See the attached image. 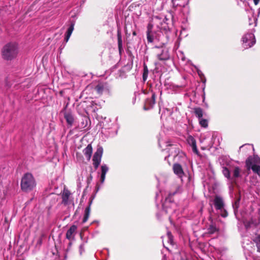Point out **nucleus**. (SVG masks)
I'll list each match as a JSON object with an SVG mask.
<instances>
[{
    "mask_svg": "<svg viewBox=\"0 0 260 260\" xmlns=\"http://www.w3.org/2000/svg\"><path fill=\"white\" fill-rule=\"evenodd\" d=\"M75 22L74 21H72L71 22V24L68 28L67 31L66 32V37L64 38V41L66 42H68L72 32L74 29Z\"/></svg>",
    "mask_w": 260,
    "mask_h": 260,
    "instance_id": "14",
    "label": "nucleus"
},
{
    "mask_svg": "<svg viewBox=\"0 0 260 260\" xmlns=\"http://www.w3.org/2000/svg\"><path fill=\"white\" fill-rule=\"evenodd\" d=\"M45 236L44 234H42L41 236V237L39 238V239H38V241L37 242V244L38 245H41L42 243V239H43V238Z\"/></svg>",
    "mask_w": 260,
    "mask_h": 260,
    "instance_id": "37",
    "label": "nucleus"
},
{
    "mask_svg": "<svg viewBox=\"0 0 260 260\" xmlns=\"http://www.w3.org/2000/svg\"><path fill=\"white\" fill-rule=\"evenodd\" d=\"M75 22L74 21H72L71 22V24L68 28L67 31L66 32V37L64 38V41L66 42H68L72 32L74 29Z\"/></svg>",
    "mask_w": 260,
    "mask_h": 260,
    "instance_id": "15",
    "label": "nucleus"
},
{
    "mask_svg": "<svg viewBox=\"0 0 260 260\" xmlns=\"http://www.w3.org/2000/svg\"><path fill=\"white\" fill-rule=\"evenodd\" d=\"M257 248V251L260 252V234L257 235L254 240Z\"/></svg>",
    "mask_w": 260,
    "mask_h": 260,
    "instance_id": "32",
    "label": "nucleus"
},
{
    "mask_svg": "<svg viewBox=\"0 0 260 260\" xmlns=\"http://www.w3.org/2000/svg\"><path fill=\"white\" fill-rule=\"evenodd\" d=\"M253 1L254 4H255V5H257L259 3L260 0H253Z\"/></svg>",
    "mask_w": 260,
    "mask_h": 260,
    "instance_id": "40",
    "label": "nucleus"
},
{
    "mask_svg": "<svg viewBox=\"0 0 260 260\" xmlns=\"http://www.w3.org/2000/svg\"><path fill=\"white\" fill-rule=\"evenodd\" d=\"M148 70L147 66L144 63V69H143V80L145 81L148 77Z\"/></svg>",
    "mask_w": 260,
    "mask_h": 260,
    "instance_id": "30",
    "label": "nucleus"
},
{
    "mask_svg": "<svg viewBox=\"0 0 260 260\" xmlns=\"http://www.w3.org/2000/svg\"><path fill=\"white\" fill-rule=\"evenodd\" d=\"M83 152L87 160L89 161L92 153V147L91 144H88L83 150Z\"/></svg>",
    "mask_w": 260,
    "mask_h": 260,
    "instance_id": "12",
    "label": "nucleus"
},
{
    "mask_svg": "<svg viewBox=\"0 0 260 260\" xmlns=\"http://www.w3.org/2000/svg\"><path fill=\"white\" fill-rule=\"evenodd\" d=\"M255 162L254 158L252 156H249L245 161L246 167L248 170H250L251 167H252Z\"/></svg>",
    "mask_w": 260,
    "mask_h": 260,
    "instance_id": "23",
    "label": "nucleus"
},
{
    "mask_svg": "<svg viewBox=\"0 0 260 260\" xmlns=\"http://www.w3.org/2000/svg\"><path fill=\"white\" fill-rule=\"evenodd\" d=\"M77 227L75 225H72L70 226V229L68 230L66 233V238L68 240H71L74 238V234L77 230Z\"/></svg>",
    "mask_w": 260,
    "mask_h": 260,
    "instance_id": "13",
    "label": "nucleus"
},
{
    "mask_svg": "<svg viewBox=\"0 0 260 260\" xmlns=\"http://www.w3.org/2000/svg\"><path fill=\"white\" fill-rule=\"evenodd\" d=\"M21 188L24 192H28L32 190L36 186V182L33 175L29 173L24 174L22 177Z\"/></svg>",
    "mask_w": 260,
    "mask_h": 260,
    "instance_id": "2",
    "label": "nucleus"
},
{
    "mask_svg": "<svg viewBox=\"0 0 260 260\" xmlns=\"http://www.w3.org/2000/svg\"><path fill=\"white\" fill-rule=\"evenodd\" d=\"M18 53V47L17 43L10 42L4 46L2 49V58L6 60H12L15 58Z\"/></svg>",
    "mask_w": 260,
    "mask_h": 260,
    "instance_id": "1",
    "label": "nucleus"
},
{
    "mask_svg": "<svg viewBox=\"0 0 260 260\" xmlns=\"http://www.w3.org/2000/svg\"><path fill=\"white\" fill-rule=\"evenodd\" d=\"M240 199H241L240 197H238L236 199L234 203L233 204V207L235 213H236L237 212H238V208L240 206Z\"/></svg>",
    "mask_w": 260,
    "mask_h": 260,
    "instance_id": "26",
    "label": "nucleus"
},
{
    "mask_svg": "<svg viewBox=\"0 0 260 260\" xmlns=\"http://www.w3.org/2000/svg\"><path fill=\"white\" fill-rule=\"evenodd\" d=\"M71 192L67 189L64 188L61 194L62 201L61 204L64 206H67L69 204V200Z\"/></svg>",
    "mask_w": 260,
    "mask_h": 260,
    "instance_id": "11",
    "label": "nucleus"
},
{
    "mask_svg": "<svg viewBox=\"0 0 260 260\" xmlns=\"http://www.w3.org/2000/svg\"><path fill=\"white\" fill-rule=\"evenodd\" d=\"M250 169L252 170L254 173L256 174L259 177H260V166L253 165L251 167Z\"/></svg>",
    "mask_w": 260,
    "mask_h": 260,
    "instance_id": "27",
    "label": "nucleus"
},
{
    "mask_svg": "<svg viewBox=\"0 0 260 260\" xmlns=\"http://www.w3.org/2000/svg\"><path fill=\"white\" fill-rule=\"evenodd\" d=\"M187 142L191 146L196 145V141L191 136H188L187 138Z\"/></svg>",
    "mask_w": 260,
    "mask_h": 260,
    "instance_id": "33",
    "label": "nucleus"
},
{
    "mask_svg": "<svg viewBox=\"0 0 260 260\" xmlns=\"http://www.w3.org/2000/svg\"><path fill=\"white\" fill-rule=\"evenodd\" d=\"M91 202H92V201H90L89 202V205L85 208L84 217L82 220V222L83 223L86 222L89 218V214H90V205L91 204Z\"/></svg>",
    "mask_w": 260,
    "mask_h": 260,
    "instance_id": "22",
    "label": "nucleus"
},
{
    "mask_svg": "<svg viewBox=\"0 0 260 260\" xmlns=\"http://www.w3.org/2000/svg\"><path fill=\"white\" fill-rule=\"evenodd\" d=\"M222 173L224 176L228 179L231 178L230 171L226 167L223 168Z\"/></svg>",
    "mask_w": 260,
    "mask_h": 260,
    "instance_id": "31",
    "label": "nucleus"
},
{
    "mask_svg": "<svg viewBox=\"0 0 260 260\" xmlns=\"http://www.w3.org/2000/svg\"><path fill=\"white\" fill-rule=\"evenodd\" d=\"M125 34H126V35H128V32L126 30H125ZM128 36H130V34H128Z\"/></svg>",
    "mask_w": 260,
    "mask_h": 260,
    "instance_id": "43",
    "label": "nucleus"
},
{
    "mask_svg": "<svg viewBox=\"0 0 260 260\" xmlns=\"http://www.w3.org/2000/svg\"><path fill=\"white\" fill-rule=\"evenodd\" d=\"M221 216L222 217L225 218V217L228 216V213L227 211L225 209H222L221 210Z\"/></svg>",
    "mask_w": 260,
    "mask_h": 260,
    "instance_id": "35",
    "label": "nucleus"
},
{
    "mask_svg": "<svg viewBox=\"0 0 260 260\" xmlns=\"http://www.w3.org/2000/svg\"><path fill=\"white\" fill-rule=\"evenodd\" d=\"M104 88H105V86H104V84L102 83H98V85H96V86L94 88L96 92L100 95L102 94V93L104 91Z\"/></svg>",
    "mask_w": 260,
    "mask_h": 260,
    "instance_id": "25",
    "label": "nucleus"
},
{
    "mask_svg": "<svg viewBox=\"0 0 260 260\" xmlns=\"http://www.w3.org/2000/svg\"><path fill=\"white\" fill-rule=\"evenodd\" d=\"M176 0H172V3L174 8H176L178 6V4H176Z\"/></svg>",
    "mask_w": 260,
    "mask_h": 260,
    "instance_id": "39",
    "label": "nucleus"
},
{
    "mask_svg": "<svg viewBox=\"0 0 260 260\" xmlns=\"http://www.w3.org/2000/svg\"><path fill=\"white\" fill-rule=\"evenodd\" d=\"M103 153V147L102 146H99L97 148L95 152L94 153L92 158L93 165L95 169H97L100 164Z\"/></svg>",
    "mask_w": 260,
    "mask_h": 260,
    "instance_id": "4",
    "label": "nucleus"
},
{
    "mask_svg": "<svg viewBox=\"0 0 260 260\" xmlns=\"http://www.w3.org/2000/svg\"><path fill=\"white\" fill-rule=\"evenodd\" d=\"M167 237L168 239V242L172 245H173L174 244V241H173V237L170 232H168L167 233Z\"/></svg>",
    "mask_w": 260,
    "mask_h": 260,
    "instance_id": "34",
    "label": "nucleus"
},
{
    "mask_svg": "<svg viewBox=\"0 0 260 260\" xmlns=\"http://www.w3.org/2000/svg\"><path fill=\"white\" fill-rule=\"evenodd\" d=\"M193 112L196 116L199 119L203 118L204 115V111L200 107H194L193 108Z\"/></svg>",
    "mask_w": 260,
    "mask_h": 260,
    "instance_id": "20",
    "label": "nucleus"
},
{
    "mask_svg": "<svg viewBox=\"0 0 260 260\" xmlns=\"http://www.w3.org/2000/svg\"><path fill=\"white\" fill-rule=\"evenodd\" d=\"M154 53L159 60H167L170 57L169 50L166 47H155L154 49Z\"/></svg>",
    "mask_w": 260,
    "mask_h": 260,
    "instance_id": "3",
    "label": "nucleus"
},
{
    "mask_svg": "<svg viewBox=\"0 0 260 260\" xmlns=\"http://www.w3.org/2000/svg\"><path fill=\"white\" fill-rule=\"evenodd\" d=\"M240 169L238 167H236L233 171V179H236L240 177Z\"/></svg>",
    "mask_w": 260,
    "mask_h": 260,
    "instance_id": "28",
    "label": "nucleus"
},
{
    "mask_svg": "<svg viewBox=\"0 0 260 260\" xmlns=\"http://www.w3.org/2000/svg\"><path fill=\"white\" fill-rule=\"evenodd\" d=\"M152 92V96L151 99H146L145 105L144 106V109L145 110H149L150 108H152L155 103V99H156V95L155 93L151 91Z\"/></svg>",
    "mask_w": 260,
    "mask_h": 260,
    "instance_id": "8",
    "label": "nucleus"
},
{
    "mask_svg": "<svg viewBox=\"0 0 260 260\" xmlns=\"http://www.w3.org/2000/svg\"><path fill=\"white\" fill-rule=\"evenodd\" d=\"M60 94H62V91H60Z\"/></svg>",
    "mask_w": 260,
    "mask_h": 260,
    "instance_id": "44",
    "label": "nucleus"
},
{
    "mask_svg": "<svg viewBox=\"0 0 260 260\" xmlns=\"http://www.w3.org/2000/svg\"><path fill=\"white\" fill-rule=\"evenodd\" d=\"M108 171V167L106 165H104L101 166V182L103 183L105 181L106 174Z\"/></svg>",
    "mask_w": 260,
    "mask_h": 260,
    "instance_id": "21",
    "label": "nucleus"
},
{
    "mask_svg": "<svg viewBox=\"0 0 260 260\" xmlns=\"http://www.w3.org/2000/svg\"><path fill=\"white\" fill-rule=\"evenodd\" d=\"M209 220L211 221V224L208 228V233L209 234H213L218 231V229L216 227L211 217H209Z\"/></svg>",
    "mask_w": 260,
    "mask_h": 260,
    "instance_id": "18",
    "label": "nucleus"
},
{
    "mask_svg": "<svg viewBox=\"0 0 260 260\" xmlns=\"http://www.w3.org/2000/svg\"><path fill=\"white\" fill-rule=\"evenodd\" d=\"M182 260H188V259H182Z\"/></svg>",
    "mask_w": 260,
    "mask_h": 260,
    "instance_id": "45",
    "label": "nucleus"
},
{
    "mask_svg": "<svg viewBox=\"0 0 260 260\" xmlns=\"http://www.w3.org/2000/svg\"><path fill=\"white\" fill-rule=\"evenodd\" d=\"M178 189L176 190L173 192H170L168 196L166 198L164 204L166 205L168 203H172L174 202V200L173 199V196L177 192Z\"/></svg>",
    "mask_w": 260,
    "mask_h": 260,
    "instance_id": "24",
    "label": "nucleus"
},
{
    "mask_svg": "<svg viewBox=\"0 0 260 260\" xmlns=\"http://www.w3.org/2000/svg\"><path fill=\"white\" fill-rule=\"evenodd\" d=\"M133 35L134 36H136V32L135 31H134L133 32Z\"/></svg>",
    "mask_w": 260,
    "mask_h": 260,
    "instance_id": "42",
    "label": "nucleus"
},
{
    "mask_svg": "<svg viewBox=\"0 0 260 260\" xmlns=\"http://www.w3.org/2000/svg\"><path fill=\"white\" fill-rule=\"evenodd\" d=\"M199 124L200 125L204 127V128H207L208 126V121L206 119L204 118H201L199 119Z\"/></svg>",
    "mask_w": 260,
    "mask_h": 260,
    "instance_id": "29",
    "label": "nucleus"
},
{
    "mask_svg": "<svg viewBox=\"0 0 260 260\" xmlns=\"http://www.w3.org/2000/svg\"><path fill=\"white\" fill-rule=\"evenodd\" d=\"M75 22L74 21H72L71 22V24L68 28L67 31L66 32V37L64 38V41L66 42H68L72 32L74 29Z\"/></svg>",
    "mask_w": 260,
    "mask_h": 260,
    "instance_id": "16",
    "label": "nucleus"
},
{
    "mask_svg": "<svg viewBox=\"0 0 260 260\" xmlns=\"http://www.w3.org/2000/svg\"><path fill=\"white\" fill-rule=\"evenodd\" d=\"M117 40H118V50L120 53L122 52L123 50L122 48V36L121 34V31L120 29H118L117 30Z\"/></svg>",
    "mask_w": 260,
    "mask_h": 260,
    "instance_id": "19",
    "label": "nucleus"
},
{
    "mask_svg": "<svg viewBox=\"0 0 260 260\" xmlns=\"http://www.w3.org/2000/svg\"><path fill=\"white\" fill-rule=\"evenodd\" d=\"M62 112L63 113V116L68 123V125L70 127H71L75 121L74 115L72 112L70 111L65 110L62 111Z\"/></svg>",
    "mask_w": 260,
    "mask_h": 260,
    "instance_id": "6",
    "label": "nucleus"
},
{
    "mask_svg": "<svg viewBox=\"0 0 260 260\" xmlns=\"http://www.w3.org/2000/svg\"><path fill=\"white\" fill-rule=\"evenodd\" d=\"M76 157L78 160H83V158L79 152L76 153Z\"/></svg>",
    "mask_w": 260,
    "mask_h": 260,
    "instance_id": "38",
    "label": "nucleus"
},
{
    "mask_svg": "<svg viewBox=\"0 0 260 260\" xmlns=\"http://www.w3.org/2000/svg\"><path fill=\"white\" fill-rule=\"evenodd\" d=\"M214 205L216 210H221L223 209L224 203L222 197L219 196H215L214 201Z\"/></svg>",
    "mask_w": 260,
    "mask_h": 260,
    "instance_id": "9",
    "label": "nucleus"
},
{
    "mask_svg": "<svg viewBox=\"0 0 260 260\" xmlns=\"http://www.w3.org/2000/svg\"><path fill=\"white\" fill-rule=\"evenodd\" d=\"M191 147H192V148L193 152L194 153H196V154L199 155V151L198 150L197 144L194 145V146H192Z\"/></svg>",
    "mask_w": 260,
    "mask_h": 260,
    "instance_id": "36",
    "label": "nucleus"
},
{
    "mask_svg": "<svg viewBox=\"0 0 260 260\" xmlns=\"http://www.w3.org/2000/svg\"><path fill=\"white\" fill-rule=\"evenodd\" d=\"M242 41L245 49L251 47L255 43L254 36L253 34H247L243 36L242 38Z\"/></svg>",
    "mask_w": 260,
    "mask_h": 260,
    "instance_id": "5",
    "label": "nucleus"
},
{
    "mask_svg": "<svg viewBox=\"0 0 260 260\" xmlns=\"http://www.w3.org/2000/svg\"><path fill=\"white\" fill-rule=\"evenodd\" d=\"M173 171L174 173L179 178L182 179L184 176V172L181 165L178 163H175L173 165Z\"/></svg>",
    "mask_w": 260,
    "mask_h": 260,
    "instance_id": "7",
    "label": "nucleus"
},
{
    "mask_svg": "<svg viewBox=\"0 0 260 260\" xmlns=\"http://www.w3.org/2000/svg\"><path fill=\"white\" fill-rule=\"evenodd\" d=\"M75 22L74 21H72L71 22V24L68 28L67 31L66 32V37L64 38V41L66 42H68L72 32L74 29Z\"/></svg>",
    "mask_w": 260,
    "mask_h": 260,
    "instance_id": "17",
    "label": "nucleus"
},
{
    "mask_svg": "<svg viewBox=\"0 0 260 260\" xmlns=\"http://www.w3.org/2000/svg\"><path fill=\"white\" fill-rule=\"evenodd\" d=\"M146 32L147 40L148 43H152L153 41L155 32L152 31L153 25L149 23L147 25Z\"/></svg>",
    "mask_w": 260,
    "mask_h": 260,
    "instance_id": "10",
    "label": "nucleus"
},
{
    "mask_svg": "<svg viewBox=\"0 0 260 260\" xmlns=\"http://www.w3.org/2000/svg\"><path fill=\"white\" fill-rule=\"evenodd\" d=\"M167 146H171L172 145L170 143V141H168L166 142Z\"/></svg>",
    "mask_w": 260,
    "mask_h": 260,
    "instance_id": "41",
    "label": "nucleus"
}]
</instances>
